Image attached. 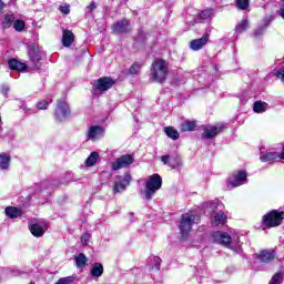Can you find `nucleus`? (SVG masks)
Returning <instances> with one entry per match:
<instances>
[{
    "instance_id": "obj_1",
    "label": "nucleus",
    "mask_w": 284,
    "mask_h": 284,
    "mask_svg": "<svg viewBox=\"0 0 284 284\" xmlns=\"http://www.w3.org/2000/svg\"><path fill=\"white\" fill-rule=\"evenodd\" d=\"M170 73V69L168 68V63L163 59H158L152 63L151 68V79L155 83H163L165 79H168V74Z\"/></svg>"
},
{
    "instance_id": "obj_2",
    "label": "nucleus",
    "mask_w": 284,
    "mask_h": 284,
    "mask_svg": "<svg viewBox=\"0 0 284 284\" xmlns=\"http://www.w3.org/2000/svg\"><path fill=\"white\" fill-rule=\"evenodd\" d=\"M163 180L161 179V175L153 174L149 176V179L145 181V189L141 191V196H143L145 201H152V196H154V193L158 190H161Z\"/></svg>"
},
{
    "instance_id": "obj_3",
    "label": "nucleus",
    "mask_w": 284,
    "mask_h": 284,
    "mask_svg": "<svg viewBox=\"0 0 284 284\" xmlns=\"http://www.w3.org/2000/svg\"><path fill=\"white\" fill-rule=\"evenodd\" d=\"M213 240L215 241V243L224 245V247H232V245H235V252H239V250H241V242L239 241V237H232L227 233L217 231L213 233Z\"/></svg>"
},
{
    "instance_id": "obj_4",
    "label": "nucleus",
    "mask_w": 284,
    "mask_h": 284,
    "mask_svg": "<svg viewBox=\"0 0 284 284\" xmlns=\"http://www.w3.org/2000/svg\"><path fill=\"white\" fill-rule=\"evenodd\" d=\"M284 212L273 210L263 216L262 223L264 227L268 230L272 227H278L283 223Z\"/></svg>"
},
{
    "instance_id": "obj_5",
    "label": "nucleus",
    "mask_w": 284,
    "mask_h": 284,
    "mask_svg": "<svg viewBox=\"0 0 284 284\" xmlns=\"http://www.w3.org/2000/svg\"><path fill=\"white\" fill-rule=\"evenodd\" d=\"M201 217L199 215L183 214L180 222V231L182 236H187L192 231V225H199Z\"/></svg>"
},
{
    "instance_id": "obj_6",
    "label": "nucleus",
    "mask_w": 284,
    "mask_h": 284,
    "mask_svg": "<svg viewBox=\"0 0 284 284\" xmlns=\"http://www.w3.org/2000/svg\"><path fill=\"white\" fill-rule=\"evenodd\" d=\"M132 163H134V156H132V154H124V155L115 159L111 163V170H113V172H116L118 170H123L125 168H130L132 165Z\"/></svg>"
},
{
    "instance_id": "obj_7",
    "label": "nucleus",
    "mask_w": 284,
    "mask_h": 284,
    "mask_svg": "<svg viewBox=\"0 0 284 284\" xmlns=\"http://www.w3.org/2000/svg\"><path fill=\"white\" fill-rule=\"evenodd\" d=\"M70 116V105L65 100H59L55 109L57 121H65Z\"/></svg>"
},
{
    "instance_id": "obj_8",
    "label": "nucleus",
    "mask_w": 284,
    "mask_h": 284,
    "mask_svg": "<svg viewBox=\"0 0 284 284\" xmlns=\"http://www.w3.org/2000/svg\"><path fill=\"white\" fill-rule=\"evenodd\" d=\"M245 183H247V172L243 170L233 173V176L229 179L231 187H240V185H245Z\"/></svg>"
},
{
    "instance_id": "obj_9",
    "label": "nucleus",
    "mask_w": 284,
    "mask_h": 284,
    "mask_svg": "<svg viewBox=\"0 0 284 284\" xmlns=\"http://www.w3.org/2000/svg\"><path fill=\"white\" fill-rule=\"evenodd\" d=\"M132 181V175L130 173H125L124 176L118 175L115 176L114 182V192L120 194V192H123L128 185H130V182Z\"/></svg>"
},
{
    "instance_id": "obj_10",
    "label": "nucleus",
    "mask_w": 284,
    "mask_h": 284,
    "mask_svg": "<svg viewBox=\"0 0 284 284\" xmlns=\"http://www.w3.org/2000/svg\"><path fill=\"white\" fill-rule=\"evenodd\" d=\"M112 85H114V81L110 77H102L93 83L95 90H99L100 92H108Z\"/></svg>"
},
{
    "instance_id": "obj_11",
    "label": "nucleus",
    "mask_w": 284,
    "mask_h": 284,
    "mask_svg": "<svg viewBox=\"0 0 284 284\" xmlns=\"http://www.w3.org/2000/svg\"><path fill=\"white\" fill-rule=\"evenodd\" d=\"M29 230L33 236L40 239V236H43L45 232H48V223L43 221L33 223L30 225Z\"/></svg>"
},
{
    "instance_id": "obj_12",
    "label": "nucleus",
    "mask_w": 284,
    "mask_h": 284,
    "mask_svg": "<svg viewBox=\"0 0 284 284\" xmlns=\"http://www.w3.org/2000/svg\"><path fill=\"white\" fill-rule=\"evenodd\" d=\"M103 134H105V130L99 125L89 128L87 132L89 141H99V139H103Z\"/></svg>"
},
{
    "instance_id": "obj_13",
    "label": "nucleus",
    "mask_w": 284,
    "mask_h": 284,
    "mask_svg": "<svg viewBox=\"0 0 284 284\" xmlns=\"http://www.w3.org/2000/svg\"><path fill=\"white\" fill-rule=\"evenodd\" d=\"M222 130L223 126L221 125H207L204 126L202 136L203 139H214V136H217Z\"/></svg>"
},
{
    "instance_id": "obj_14",
    "label": "nucleus",
    "mask_w": 284,
    "mask_h": 284,
    "mask_svg": "<svg viewBox=\"0 0 284 284\" xmlns=\"http://www.w3.org/2000/svg\"><path fill=\"white\" fill-rule=\"evenodd\" d=\"M29 57L32 63L36 65L37 70H41V59H43V53L39 51V49L30 48L29 49Z\"/></svg>"
},
{
    "instance_id": "obj_15",
    "label": "nucleus",
    "mask_w": 284,
    "mask_h": 284,
    "mask_svg": "<svg viewBox=\"0 0 284 284\" xmlns=\"http://www.w3.org/2000/svg\"><path fill=\"white\" fill-rule=\"evenodd\" d=\"M254 258H256L261 263H271V261H274V258H276V254L274 253V251L264 250L260 254H255Z\"/></svg>"
},
{
    "instance_id": "obj_16",
    "label": "nucleus",
    "mask_w": 284,
    "mask_h": 284,
    "mask_svg": "<svg viewBox=\"0 0 284 284\" xmlns=\"http://www.w3.org/2000/svg\"><path fill=\"white\" fill-rule=\"evenodd\" d=\"M207 41H210V34H204L202 38L191 41L190 48L191 50L199 51L207 45Z\"/></svg>"
},
{
    "instance_id": "obj_17",
    "label": "nucleus",
    "mask_w": 284,
    "mask_h": 284,
    "mask_svg": "<svg viewBox=\"0 0 284 284\" xmlns=\"http://www.w3.org/2000/svg\"><path fill=\"white\" fill-rule=\"evenodd\" d=\"M113 32L123 34L130 32V22L128 20L118 21L113 24Z\"/></svg>"
},
{
    "instance_id": "obj_18",
    "label": "nucleus",
    "mask_w": 284,
    "mask_h": 284,
    "mask_svg": "<svg viewBox=\"0 0 284 284\" xmlns=\"http://www.w3.org/2000/svg\"><path fill=\"white\" fill-rule=\"evenodd\" d=\"M225 223H227V215L223 212L215 213L212 220V225L216 227L219 225H225Z\"/></svg>"
},
{
    "instance_id": "obj_19",
    "label": "nucleus",
    "mask_w": 284,
    "mask_h": 284,
    "mask_svg": "<svg viewBox=\"0 0 284 284\" xmlns=\"http://www.w3.org/2000/svg\"><path fill=\"white\" fill-rule=\"evenodd\" d=\"M73 42L74 33H72L70 30H65L62 36V45H64V48H70Z\"/></svg>"
},
{
    "instance_id": "obj_20",
    "label": "nucleus",
    "mask_w": 284,
    "mask_h": 284,
    "mask_svg": "<svg viewBox=\"0 0 284 284\" xmlns=\"http://www.w3.org/2000/svg\"><path fill=\"white\" fill-rule=\"evenodd\" d=\"M267 108H270V104H267V102L256 101L253 104V112H255L256 114H263V112H267Z\"/></svg>"
},
{
    "instance_id": "obj_21",
    "label": "nucleus",
    "mask_w": 284,
    "mask_h": 284,
    "mask_svg": "<svg viewBox=\"0 0 284 284\" xmlns=\"http://www.w3.org/2000/svg\"><path fill=\"white\" fill-rule=\"evenodd\" d=\"M277 159L281 160L277 152H267L260 156V161H262V163H271V161H276Z\"/></svg>"
},
{
    "instance_id": "obj_22",
    "label": "nucleus",
    "mask_w": 284,
    "mask_h": 284,
    "mask_svg": "<svg viewBox=\"0 0 284 284\" xmlns=\"http://www.w3.org/2000/svg\"><path fill=\"white\" fill-rule=\"evenodd\" d=\"M8 65L10 70H16L17 72H24L26 70V64L14 59L9 60Z\"/></svg>"
},
{
    "instance_id": "obj_23",
    "label": "nucleus",
    "mask_w": 284,
    "mask_h": 284,
    "mask_svg": "<svg viewBox=\"0 0 284 284\" xmlns=\"http://www.w3.org/2000/svg\"><path fill=\"white\" fill-rule=\"evenodd\" d=\"M4 212L9 219H19V216H22L23 214L20 209L14 206H8Z\"/></svg>"
},
{
    "instance_id": "obj_24",
    "label": "nucleus",
    "mask_w": 284,
    "mask_h": 284,
    "mask_svg": "<svg viewBox=\"0 0 284 284\" xmlns=\"http://www.w3.org/2000/svg\"><path fill=\"white\" fill-rule=\"evenodd\" d=\"M91 276H93V278H100V276H103V264L101 263L92 264Z\"/></svg>"
},
{
    "instance_id": "obj_25",
    "label": "nucleus",
    "mask_w": 284,
    "mask_h": 284,
    "mask_svg": "<svg viewBox=\"0 0 284 284\" xmlns=\"http://www.w3.org/2000/svg\"><path fill=\"white\" fill-rule=\"evenodd\" d=\"M11 158L8 153H0V170H10Z\"/></svg>"
},
{
    "instance_id": "obj_26",
    "label": "nucleus",
    "mask_w": 284,
    "mask_h": 284,
    "mask_svg": "<svg viewBox=\"0 0 284 284\" xmlns=\"http://www.w3.org/2000/svg\"><path fill=\"white\" fill-rule=\"evenodd\" d=\"M98 161H99V152L94 151L85 160V165L87 168H93V165H97Z\"/></svg>"
},
{
    "instance_id": "obj_27",
    "label": "nucleus",
    "mask_w": 284,
    "mask_h": 284,
    "mask_svg": "<svg viewBox=\"0 0 284 284\" xmlns=\"http://www.w3.org/2000/svg\"><path fill=\"white\" fill-rule=\"evenodd\" d=\"M14 23V16L12 13L6 14L4 19L2 20V28L4 30H8L9 28H12V24Z\"/></svg>"
},
{
    "instance_id": "obj_28",
    "label": "nucleus",
    "mask_w": 284,
    "mask_h": 284,
    "mask_svg": "<svg viewBox=\"0 0 284 284\" xmlns=\"http://www.w3.org/2000/svg\"><path fill=\"white\" fill-rule=\"evenodd\" d=\"M195 128H196V122H194V121H184L181 124L182 132H193V130H195Z\"/></svg>"
},
{
    "instance_id": "obj_29",
    "label": "nucleus",
    "mask_w": 284,
    "mask_h": 284,
    "mask_svg": "<svg viewBox=\"0 0 284 284\" xmlns=\"http://www.w3.org/2000/svg\"><path fill=\"white\" fill-rule=\"evenodd\" d=\"M164 132H165L166 136H169V139H173V141H176V139H179V136H180L179 131H176L172 126L164 128Z\"/></svg>"
},
{
    "instance_id": "obj_30",
    "label": "nucleus",
    "mask_w": 284,
    "mask_h": 284,
    "mask_svg": "<svg viewBox=\"0 0 284 284\" xmlns=\"http://www.w3.org/2000/svg\"><path fill=\"white\" fill-rule=\"evenodd\" d=\"M247 28H250V23L247 22V19L244 18L240 23L236 24L235 31L237 34H241L242 32H245Z\"/></svg>"
},
{
    "instance_id": "obj_31",
    "label": "nucleus",
    "mask_w": 284,
    "mask_h": 284,
    "mask_svg": "<svg viewBox=\"0 0 284 284\" xmlns=\"http://www.w3.org/2000/svg\"><path fill=\"white\" fill-rule=\"evenodd\" d=\"M77 267H85V264L88 263V257L85 254L80 253L78 256L74 258Z\"/></svg>"
},
{
    "instance_id": "obj_32",
    "label": "nucleus",
    "mask_w": 284,
    "mask_h": 284,
    "mask_svg": "<svg viewBox=\"0 0 284 284\" xmlns=\"http://www.w3.org/2000/svg\"><path fill=\"white\" fill-rule=\"evenodd\" d=\"M13 28L17 32L26 30V22L23 20H13Z\"/></svg>"
},
{
    "instance_id": "obj_33",
    "label": "nucleus",
    "mask_w": 284,
    "mask_h": 284,
    "mask_svg": "<svg viewBox=\"0 0 284 284\" xmlns=\"http://www.w3.org/2000/svg\"><path fill=\"white\" fill-rule=\"evenodd\" d=\"M235 3L239 10H247L250 8V0H236Z\"/></svg>"
},
{
    "instance_id": "obj_34",
    "label": "nucleus",
    "mask_w": 284,
    "mask_h": 284,
    "mask_svg": "<svg viewBox=\"0 0 284 284\" xmlns=\"http://www.w3.org/2000/svg\"><path fill=\"white\" fill-rule=\"evenodd\" d=\"M212 17H214V10H212V9L203 10L200 13V19H202V20L212 19Z\"/></svg>"
},
{
    "instance_id": "obj_35",
    "label": "nucleus",
    "mask_w": 284,
    "mask_h": 284,
    "mask_svg": "<svg viewBox=\"0 0 284 284\" xmlns=\"http://www.w3.org/2000/svg\"><path fill=\"white\" fill-rule=\"evenodd\" d=\"M169 165L170 168H172V170H176V168H181L182 165L181 158H172Z\"/></svg>"
},
{
    "instance_id": "obj_36",
    "label": "nucleus",
    "mask_w": 284,
    "mask_h": 284,
    "mask_svg": "<svg viewBox=\"0 0 284 284\" xmlns=\"http://www.w3.org/2000/svg\"><path fill=\"white\" fill-rule=\"evenodd\" d=\"M50 105V101L47 100H40L36 104L37 110H48V106Z\"/></svg>"
},
{
    "instance_id": "obj_37",
    "label": "nucleus",
    "mask_w": 284,
    "mask_h": 284,
    "mask_svg": "<svg viewBox=\"0 0 284 284\" xmlns=\"http://www.w3.org/2000/svg\"><path fill=\"white\" fill-rule=\"evenodd\" d=\"M151 263H152V268L153 270H161V257L159 256H154L152 260H151Z\"/></svg>"
},
{
    "instance_id": "obj_38",
    "label": "nucleus",
    "mask_w": 284,
    "mask_h": 284,
    "mask_svg": "<svg viewBox=\"0 0 284 284\" xmlns=\"http://www.w3.org/2000/svg\"><path fill=\"white\" fill-rule=\"evenodd\" d=\"M271 282L274 283V284H281L283 283V273L278 272V273H275L273 275V277L271 278Z\"/></svg>"
},
{
    "instance_id": "obj_39",
    "label": "nucleus",
    "mask_w": 284,
    "mask_h": 284,
    "mask_svg": "<svg viewBox=\"0 0 284 284\" xmlns=\"http://www.w3.org/2000/svg\"><path fill=\"white\" fill-rule=\"evenodd\" d=\"M265 30H267L265 27H263L262 24L260 27H257L253 34L254 37L258 38V37H263L265 34Z\"/></svg>"
},
{
    "instance_id": "obj_40",
    "label": "nucleus",
    "mask_w": 284,
    "mask_h": 284,
    "mask_svg": "<svg viewBox=\"0 0 284 284\" xmlns=\"http://www.w3.org/2000/svg\"><path fill=\"white\" fill-rule=\"evenodd\" d=\"M272 21H273L272 16L264 17V19L262 21V27L267 29L270 27V24L272 23Z\"/></svg>"
},
{
    "instance_id": "obj_41",
    "label": "nucleus",
    "mask_w": 284,
    "mask_h": 284,
    "mask_svg": "<svg viewBox=\"0 0 284 284\" xmlns=\"http://www.w3.org/2000/svg\"><path fill=\"white\" fill-rule=\"evenodd\" d=\"M74 281L72 276L61 277L55 284H70Z\"/></svg>"
},
{
    "instance_id": "obj_42",
    "label": "nucleus",
    "mask_w": 284,
    "mask_h": 284,
    "mask_svg": "<svg viewBox=\"0 0 284 284\" xmlns=\"http://www.w3.org/2000/svg\"><path fill=\"white\" fill-rule=\"evenodd\" d=\"M141 70V65L139 64H133L130 69L129 72L130 74H139V71Z\"/></svg>"
},
{
    "instance_id": "obj_43",
    "label": "nucleus",
    "mask_w": 284,
    "mask_h": 284,
    "mask_svg": "<svg viewBox=\"0 0 284 284\" xmlns=\"http://www.w3.org/2000/svg\"><path fill=\"white\" fill-rule=\"evenodd\" d=\"M94 10H97V2L91 1L90 4L87 6V12H89V14H92Z\"/></svg>"
},
{
    "instance_id": "obj_44",
    "label": "nucleus",
    "mask_w": 284,
    "mask_h": 284,
    "mask_svg": "<svg viewBox=\"0 0 284 284\" xmlns=\"http://www.w3.org/2000/svg\"><path fill=\"white\" fill-rule=\"evenodd\" d=\"M275 77L284 83V68L275 70Z\"/></svg>"
},
{
    "instance_id": "obj_45",
    "label": "nucleus",
    "mask_w": 284,
    "mask_h": 284,
    "mask_svg": "<svg viewBox=\"0 0 284 284\" xmlns=\"http://www.w3.org/2000/svg\"><path fill=\"white\" fill-rule=\"evenodd\" d=\"M81 243H82V245H88V243H90V234L89 233H84L81 236Z\"/></svg>"
},
{
    "instance_id": "obj_46",
    "label": "nucleus",
    "mask_w": 284,
    "mask_h": 284,
    "mask_svg": "<svg viewBox=\"0 0 284 284\" xmlns=\"http://www.w3.org/2000/svg\"><path fill=\"white\" fill-rule=\"evenodd\" d=\"M59 10H60V12H62V14H70V6H68V4L60 6Z\"/></svg>"
},
{
    "instance_id": "obj_47",
    "label": "nucleus",
    "mask_w": 284,
    "mask_h": 284,
    "mask_svg": "<svg viewBox=\"0 0 284 284\" xmlns=\"http://www.w3.org/2000/svg\"><path fill=\"white\" fill-rule=\"evenodd\" d=\"M161 161L164 165H170V163L172 162V158H170V155H163L161 158Z\"/></svg>"
},
{
    "instance_id": "obj_48",
    "label": "nucleus",
    "mask_w": 284,
    "mask_h": 284,
    "mask_svg": "<svg viewBox=\"0 0 284 284\" xmlns=\"http://www.w3.org/2000/svg\"><path fill=\"white\" fill-rule=\"evenodd\" d=\"M1 92L4 97H8V92H10V87L2 85Z\"/></svg>"
},
{
    "instance_id": "obj_49",
    "label": "nucleus",
    "mask_w": 284,
    "mask_h": 284,
    "mask_svg": "<svg viewBox=\"0 0 284 284\" xmlns=\"http://www.w3.org/2000/svg\"><path fill=\"white\" fill-rule=\"evenodd\" d=\"M280 161H284V145H283L282 152L280 154Z\"/></svg>"
},
{
    "instance_id": "obj_50",
    "label": "nucleus",
    "mask_w": 284,
    "mask_h": 284,
    "mask_svg": "<svg viewBox=\"0 0 284 284\" xmlns=\"http://www.w3.org/2000/svg\"><path fill=\"white\" fill-rule=\"evenodd\" d=\"M6 8V4L0 0V12Z\"/></svg>"
},
{
    "instance_id": "obj_51",
    "label": "nucleus",
    "mask_w": 284,
    "mask_h": 284,
    "mask_svg": "<svg viewBox=\"0 0 284 284\" xmlns=\"http://www.w3.org/2000/svg\"><path fill=\"white\" fill-rule=\"evenodd\" d=\"M11 1V3H17V0H10Z\"/></svg>"
},
{
    "instance_id": "obj_52",
    "label": "nucleus",
    "mask_w": 284,
    "mask_h": 284,
    "mask_svg": "<svg viewBox=\"0 0 284 284\" xmlns=\"http://www.w3.org/2000/svg\"><path fill=\"white\" fill-rule=\"evenodd\" d=\"M24 111L28 112V109L24 106Z\"/></svg>"
},
{
    "instance_id": "obj_53",
    "label": "nucleus",
    "mask_w": 284,
    "mask_h": 284,
    "mask_svg": "<svg viewBox=\"0 0 284 284\" xmlns=\"http://www.w3.org/2000/svg\"><path fill=\"white\" fill-rule=\"evenodd\" d=\"M0 123H1V116H0Z\"/></svg>"
}]
</instances>
